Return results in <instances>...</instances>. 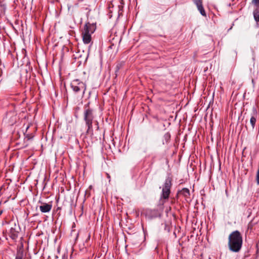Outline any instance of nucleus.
<instances>
[{
	"label": "nucleus",
	"mask_w": 259,
	"mask_h": 259,
	"mask_svg": "<svg viewBox=\"0 0 259 259\" xmlns=\"http://www.w3.org/2000/svg\"><path fill=\"white\" fill-rule=\"evenodd\" d=\"M90 102H88L84 106L83 120L88 127L86 134H93V123H94L95 116L94 110L90 107Z\"/></svg>",
	"instance_id": "obj_3"
},
{
	"label": "nucleus",
	"mask_w": 259,
	"mask_h": 259,
	"mask_svg": "<svg viewBox=\"0 0 259 259\" xmlns=\"http://www.w3.org/2000/svg\"><path fill=\"white\" fill-rule=\"evenodd\" d=\"M60 209H61V208L60 207H57L56 210L58 211V210H60Z\"/></svg>",
	"instance_id": "obj_29"
},
{
	"label": "nucleus",
	"mask_w": 259,
	"mask_h": 259,
	"mask_svg": "<svg viewBox=\"0 0 259 259\" xmlns=\"http://www.w3.org/2000/svg\"><path fill=\"white\" fill-rule=\"evenodd\" d=\"M122 64L121 63H118L116 65V67H115V73H116V75L117 76V72L119 70V69L122 67Z\"/></svg>",
	"instance_id": "obj_18"
},
{
	"label": "nucleus",
	"mask_w": 259,
	"mask_h": 259,
	"mask_svg": "<svg viewBox=\"0 0 259 259\" xmlns=\"http://www.w3.org/2000/svg\"><path fill=\"white\" fill-rule=\"evenodd\" d=\"M29 126H27V128H26V131L27 130V129L28 128Z\"/></svg>",
	"instance_id": "obj_31"
},
{
	"label": "nucleus",
	"mask_w": 259,
	"mask_h": 259,
	"mask_svg": "<svg viewBox=\"0 0 259 259\" xmlns=\"http://www.w3.org/2000/svg\"><path fill=\"white\" fill-rule=\"evenodd\" d=\"M181 195V193L179 192V190L178 191L175 197H174L175 199H179V195Z\"/></svg>",
	"instance_id": "obj_22"
},
{
	"label": "nucleus",
	"mask_w": 259,
	"mask_h": 259,
	"mask_svg": "<svg viewBox=\"0 0 259 259\" xmlns=\"http://www.w3.org/2000/svg\"><path fill=\"white\" fill-rule=\"evenodd\" d=\"M257 116V111L255 107L253 106L252 109L251 117L250 119V123L251 125L252 130L254 129L256 121Z\"/></svg>",
	"instance_id": "obj_8"
},
{
	"label": "nucleus",
	"mask_w": 259,
	"mask_h": 259,
	"mask_svg": "<svg viewBox=\"0 0 259 259\" xmlns=\"http://www.w3.org/2000/svg\"><path fill=\"white\" fill-rule=\"evenodd\" d=\"M88 56H89V55H87V56L85 57V60H84V63H85L87 62L88 58Z\"/></svg>",
	"instance_id": "obj_26"
},
{
	"label": "nucleus",
	"mask_w": 259,
	"mask_h": 259,
	"mask_svg": "<svg viewBox=\"0 0 259 259\" xmlns=\"http://www.w3.org/2000/svg\"><path fill=\"white\" fill-rule=\"evenodd\" d=\"M253 11V18L256 23L259 22V7H254Z\"/></svg>",
	"instance_id": "obj_11"
},
{
	"label": "nucleus",
	"mask_w": 259,
	"mask_h": 259,
	"mask_svg": "<svg viewBox=\"0 0 259 259\" xmlns=\"http://www.w3.org/2000/svg\"><path fill=\"white\" fill-rule=\"evenodd\" d=\"M198 10L202 16L206 17V13L203 6V4L197 8Z\"/></svg>",
	"instance_id": "obj_14"
},
{
	"label": "nucleus",
	"mask_w": 259,
	"mask_h": 259,
	"mask_svg": "<svg viewBox=\"0 0 259 259\" xmlns=\"http://www.w3.org/2000/svg\"><path fill=\"white\" fill-rule=\"evenodd\" d=\"M2 213V211L0 212V214Z\"/></svg>",
	"instance_id": "obj_33"
},
{
	"label": "nucleus",
	"mask_w": 259,
	"mask_h": 259,
	"mask_svg": "<svg viewBox=\"0 0 259 259\" xmlns=\"http://www.w3.org/2000/svg\"><path fill=\"white\" fill-rule=\"evenodd\" d=\"M192 1L196 6L197 8L203 4L202 0H192Z\"/></svg>",
	"instance_id": "obj_15"
},
{
	"label": "nucleus",
	"mask_w": 259,
	"mask_h": 259,
	"mask_svg": "<svg viewBox=\"0 0 259 259\" xmlns=\"http://www.w3.org/2000/svg\"><path fill=\"white\" fill-rule=\"evenodd\" d=\"M171 207H170V206L168 207H167L165 210V212L167 214L168 213V212L171 210Z\"/></svg>",
	"instance_id": "obj_23"
},
{
	"label": "nucleus",
	"mask_w": 259,
	"mask_h": 259,
	"mask_svg": "<svg viewBox=\"0 0 259 259\" xmlns=\"http://www.w3.org/2000/svg\"><path fill=\"white\" fill-rule=\"evenodd\" d=\"M242 236L239 231H234L229 235L228 247L231 251L234 252H239L242 248Z\"/></svg>",
	"instance_id": "obj_2"
},
{
	"label": "nucleus",
	"mask_w": 259,
	"mask_h": 259,
	"mask_svg": "<svg viewBox=\"0 0 259 259\" xmlns=\"http://www.w3.org/2000/svg\"><path fill=\"white\" fill-rule=\"evenodd\" d=\"M118 7H119V9H120V6H118Z\"/></svg>",
	"instance_id": "obj_32"
},
{
	"label": "nucleus",
	"mask_w": 259,
	"mask_h": 259,
	"mask_svg": "<svg viewBox=\"0 0 259 259\" xmlns=\"http://www.w3.org/2000/svg\"><path fill=\"white\" fill-rule=\"evenodd\" d=\"M106 175H107V178H108V179H110V175H109L108 174H106Z\"/></svg>",
	"instance_id": "obj_28"
},
{
	"label": "nucleus",
	"mask_w": 259,
	"mask_h": 259,
	"mask_svg": "<svg viewBox=\"0 0 259 259\" xmlns=\"http://www.w3.org/2000/svg\"><path fill=\"white\" fill-rule=\"evenodd\" d=\"M94 123H95V124L96 125V130L97 131H98L99 130V122L97 120H95L94 121Z\"/></svg>",
	"instance_id": "obj_21"
},
{
	"label": "nucleus",
	"mask_w": 259,
	"mask_h": 259,
	"mask_svg": "<svg viewBox=\"0 0 259 259\" xmlns=\"http://www.w3.org/2000/svg\"><path fill=\"white\" fill-rule=\"evenodd\" d=\"M29 259H31V257H29Z\"/></svg>",
	"instance_id": "obj_34"
},
{
	"label": "nucleus",
	"mask_w": 259,
	"mask_h": 259,
	"mask_svg": "<svg viewBox=\"0 0 259 259\" xmlns=\"http://www.w3.org/2000/svg\"><path fill=\"white\" fill-rule=\"evenodd\" d=\"M172 177L169 174L166 177L162 186V191L158 204V209H149L146 210V215L150 219L160 217L164 208V203L168 200L171 193L172 185Z\"/></svg>",
	"instance_id": "obj_1"
},
{
	"label": "nucleus",
	"mask_w": 259,
	"mask_h": 259,
	"mask_svg": "<svg viewBox=\"0 0 259 259\" xmlns=\"http://www.w3.org/2000/svg\"><path fill=\"white\" fill-rule=\"evenodd\" d=\"M78 62L79 63V64H81V60H80V61H78Z\"/></svg>",
	"instance_id": "obj_30"
},
{
	"label": "nucleus",
	"mask_w": 259,
	"mask_h": 259,
	"mask_svg": "<svg viewBox=\"0 0 259 259\" xmlns=\"http://www.w3.org/2000/svg\"><path fill=\"white\" fill-rule=\"evenodd\" d=\"M175 199H176L175 198H171V203L172 204V203H175Z\"/></svg>",
	"instance_id": "obj_24"
},
{
	"label": "nucleus",
	"mask_w": 259,
	"mask_h": 259,
	"mask_svg": "<svg viewBox=\"0 0 259 259\" xmlns=\"http://www.w3.org/2000/svg\"><path fill=\"white\" fill-rule=\"evenodd\" d=\"M19 231H17L15 228H11L9 232V236L14 241H16L18 237Z\"/></svg>",
	"instance_id": "obj_10"
},
{
	"label": "nucleus",
	"mask_w": 259,
	"mask_h": 259,
	"mask_svg": "<svg viewBox=\"0 0 259 259\" xmlns=\"http://www.w3.org/2000/svg\"><path fill=\"white\" fill-rule=\"evenodd\" d=\"M255 223L253 222V220H251L248 225V229L252 230Z\"/></svg>",
	"instance_id": "obj_19"
},
{
	"label": "nucleus",
	"mask_w": 259,
	"mask_h": 259,
	"mask_svg": "<svg viewBox=\"0 0 259 259\" xmlns=\"http://www.w3.org/2000/svg\"><path fill=\"white\" fill-rule=\"evenodd\" d=\"M96 29V23H90L87 22L85 24L83 30L82 32V40L85 44H89L91 40V34H93Z\"/></svg>",
	"instance_id": "obj_4"
},
{
	"label": "nucleus",
	"mask_w": 259,
	"mask_h": 259,
	"mask_svg": "<svg viewBox=\"0 0 259 259\" xmlns=\"http://www.w3.org/2000/svg\"><path fill=\"white\" fill-rule=\"evenodd\" d=\"M167 10L165 6L162 5H158L154 8V12L155 15H159Z\"/></svg>",
	"instance_id": "obj_9"
},
{
	"label": "nucleus",
	"mask_w": 259,
	"mask_h": 259,
	"mask_svg": "<svg viewBox=\"0 0 259 259\" xmlns=\"http://www.w3.org/2000/svg\"><path fill=\"white\" fill-rule=\"evenodd\" d=\"M38 202L41 204L39 206V209L41 212L47 213L51 211L52 207V202L47 203L39 201Z\"/></svg>",
	"instance_id": "obj_7"
},
{
	"label": "nucleus",
	"mask_w": 259,
	"mask_h": 259,
	"mask_svg": "<svg viewBox=\"0 0 259 259\" xmlns=\"http://www.w3.org/2000/svg\"><path fill=\"white\" fill-rule=\"evenodd\" d=\"M90 239V235L89 234V235L88 236V238L86 239V242L88 241V240H89Z\"/></svg>",
	"instance_id": "obj_25"
},
{
	"label": "nucleus",
	"mask_w": 259,
	"mask_h": 259,
	"mask_svg": "<svg viewBox=\"0 0 259 259\" xmlns=\"http://www.w3.org/2000/svg\"><path fill=\"white\" fill-rule=\"evenodd\" d=\"M15 259H26V253L25 252L24 244L22 242L17 246L16 253L15 254ZM27 259H29V258Z\"/></svg>",
	"instance_id": "obj_6"
},
{
	"label": "nucleus",
	"mask_w": 259,
	"mask_h": 259,
	"mask_svg": "<svg viewBox=\"0 0 259 259\" xmlns=\"http://www.w3.org/2000/svg\"><path fill=\"white\" fill-rule=\"evenodd\" d=\"M162 225H163V224ZM163 225L164 226V230L167 232H169L171 228V226L166 223H164Z\"/></svg>",
	"instance_id": "obj_17"
},
{
	"label": "nucleus",
	"mask_w": 259,
	"mask_h": 259,
	"mask_svg": "<svg viewBox=\"0 0 259 259\" xmlns=\"http://www.w3.org/2000/svg\"><path fill=\"white\" fill-rule=\"evenodd\" d=\"M170 141V134L169 132H167L163 136V144H167Z\"/></svg>",
	"instance_id": "obj_13"
},
{
	"label": "nucleus",
	"mask_w": 259,
	"mask_h": 259,
	"mask_svg": "<svg viewBox=\"0 0 259 259\" xmlns=\"http://www.w3.org/2000/svg\"><path fill=\"white\" fill-rule=\"evenodd\" d=\"M251 4L254 7H259V0H252Z\"/></svg>",
	"instance_id": "obj_20"
},
{
	"label": "nucleus",
	"mask_w": 259,
	"mask_h": 259,
	"mask_svg": "<svg viewBox=\"0 0 259 259\" xmlns=\"http://www.w3.org/2000/svg\"><path fill=\"white\" fill-rule=\"evenodd\" d=\"M179 192L181 193V195H183L185 197L188 198L190 196V190L186 188H183L182 190H179Z\"/></svg>",
	"instance_id": "obj_12"
},
{
	"label": "nucleus",
	"mask_w": 259,
	"mask_h": 259,
	"mask_svg": "<svg viewBox=\"0 0 259 259\" xmlns=\"http://www.w3.org/2000/svg\"><path fill=\"white\" fill-rule=\"evenodd\" d=\"M25 138L27 139V140H32L33 137H34V135L33 134H26L24 133Z\"/></svg>",
	"instance_id": "obj_16"
},
{
	"label": "nucleus",
	"mask_w": 259,
	"mask_h": 259,
	"mask_svg": "<svg viewBox=\"0 0 259 259\" xmlns=\"http://www.w3.org/2000/svg\"><path fill=\"white\" fill-rule=\"evenodd\" d=\"M113 46H114V45H113V44H112V45H110V46L109 47V48L111 49H112V47H113Z\"/></svg>",
	"instance_id": "obj_27"
},
{
	"label": "nucleus",
	"mask_w": 259,
	"mask_h": 259,
	"mask_svg": "<svg viewBox=\"0 0 259 259\" xmlns=\"http://www.w3.org/2000/svg\"><path fill=\"white\" fill-rule=\"evenodd\" d=\"M70 87L74 93H81L82 95H84L87 88L85 83L78 79L73 80L70 83Z\"/></svg>",
	"instance_id": "obj_5"
}]
</instances>
